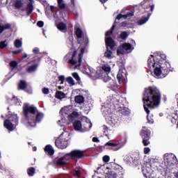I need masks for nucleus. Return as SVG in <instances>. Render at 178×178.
<instances>
[{
	"label": "nucleus",
	"instance_id": "obj_1",
	"mask_svg": "<svg viewBox=\"0 0 178 178\" xmlns=\"http://www.w3.org/2000/svg\"><path fill=\"white\" fill-rule=\"evenodd\" d=\"M161 104V91L156 86H149L145 89L143 95V108L147 113L148 123L152 124L154 119L149 118V109H154L159 106Z\"/></svg>",
	"mask_w": 178,
	"mask_h": 178
},
{
	"label": "nucleus",
	"instance_id": "obj_2",
	"mask_svg": "<svg viewBox=\"0 0 178 178\" xmlns=\"http://www.w3.org/2000/svg\"><path fill=\"white\" fill-rule=\"evenodd\" d=\"M147 66L149 69L154 67V74L155 77H159V76L166 77L169 74V72H170V68L159 65V58H156L154 55H151L148 58Z\"/></svg>",
	"mask_w": 178,
	"mask_h": 178
},
{
	"label": "nucleus",
	"instance_id": "obj_3",
	"mask_svg": "<svg viewBox=\"0 0 178 178\" xmlns=\"http://www.w3.org/2000/svg\"><path fill=\"white\" fill-rule=\"evenodd\" d=\"M22 112L29 126H31V127H35V113H37V108L34 106H30L28 103H25L22 107Z\"/></svg>",
	"mask_w": 178,
	"mask_h": 178
},
{
	"label": "nucleus",
	"instance_id": "obj_4",
	"mask_svg": "<svg viewBox=\"0 0 178 178\" xmlns=\"http://www.w3.org/2000/svg\"><path fill=\"white\" fill-rule=\"evenodd\" d=\"M141 5L145 12H147V17H145L138 21V24H139V26L145 24V23L148 22L152 12H154V9H155V5H154V3L151 0H144L141 2Z\"/></svg>",
	"mask_w": 178,
	"mask_h": 178
},
{
	"label": "nucleus",
	"instance_id": "obj_5",
	"mask_svg": "<svg viewBox=\"0 0 178 178\" xmlns=\"http://www.w3.org/2000/svg\"><path fill=\"white\" fill-rule=\"evenodd\" d=\"M106 51L104 52V57L107 59H112L113 58V49L116 47L115 40L111 37L105 38Z\"/></svg>",
	"mask_w": 178,
	"mask_h": 178
},
{
	"label": "nucleus",
	"instance_id": "obj_6",
	"mask_svg": "<svg viewBox=\"0 0 178 178\" xmlns=\"http://www.w3.org/2000/svg\"><path fill=\"white\" fill-rule=\"evenodd\" d=\"M84 52H86V46L81 48L80 54L78 55L77 60H74V57L77 55V50H74L72 54L71 59L68 60V63L72 65V66L76 65V67H80V66H81V63L83 62V55H84Z\"/></svg>",
	"mask_w": 178,
	"mask_h": 178
},
{
	"label": "nucleus",
	"instance_id": "obj_7",
	"mask_svg": "<svg viewBox=\"0 0 178 178\" xmlns=\"http://www.w3.org/2000/svg\"><path fill=\"white\" fill-rule=\"evenodd\" d=\"M177 160V159L176 158V156L173 154H165L164 161L165 163V168L164 169H165V173H170V172H172V170L173 169L172 166H173L175 163H176Z\"/></svg>",
	"mask_w": 178,
	"mask_h": 178
},
{
	"label": "nucleus",
	"instance_id": "obj_8",
	"mask_svg": "<svg viewBox=\"0 0 178 178\" xmlns=\"http://www.w3.org/2000/svg\"><path fill=\"white\" fill-rule=\"evenodd\" d=\"M140 135L143 139L142 143L144 147H148L151 144L149 138H151V131L149 129H142Z\"/></svg>",
	"mask_w": 178,
	"mask_h": 178
},
{
	"label": "nucleus",
	"instance_id": "obj_9",
	"mask_svg": "<svg viewBox=\"0 0 178 178\" xmlns=\"http://www.w3.org/2000/svg\"><path fill=\"white\" fill-rule=\"evenodd\" d=\"M68 155V158L70 159H83L86 155L84 154V152L80 149H74L72 150L70 153H67Z\"/></svg>",
	"mask_w": 178,
	"mask_h": 178
},
{
	"label": "nucleus",
	"instance_id": "obj_10",
	"mask_svg": "<svg viewBox=\"0 0 178 178\" xmlns=\"http://www.w3.org/2000/svg\"><path fill=\"white\" fill-rule=\"evenodd\" d=\"M68 161H70V159H69L67 154H66L63 156L56 158L54 163L57 166H65V165H67Z\"/></svg>",
	"mask_w": 178,
	"mask_h": 178
},
{
	"label": "nucleus",
	"instance_id": "obj_11",
	"mask_svg": "<svg viewBox=\"0 0 178 178\" xmlns=\"http://www.w3.org/2000/svg\"><path fill=\"white\" fill-rule=\"evenodd\" d=\"M55 145L57 148H60V149H65V148H67V140L65 138L58 137L56 141Z\"/></svg>",
	"mask_w": 178,
	"mask_h": 178
},
{
	"label": "nucleus",
	"instance_id": "obj_12",
	"mask_svg": "<svg viewBox=\"0 0 178 178\" xmlns=\"http://www.w3.org/2000/svg\"><path fill=\"white\" fill-rule=\"evenodd\" d=\"M113 147V151H119L121 148H123L124 147V143H112L111 140L107 142L105 144V147Z\"/></svg>",
	"mask_w": 178,
	"mask_h": 178
},
{
	"label": "nucleus",
	"instance_id": "obj_13",
	"mask_svg": "<svg viewBox=\"0 0 178 178\" xmlns=\"http://www.w3.org/2000/svg\"><path fill=\"white\" fill-rule=\"evenodd\" d=\"M108 81H109L111 84L108 86V88H111V90H115V88H118V85L115 84V82L113 81V80L111 79V78H108V77H104V82L108 83Z\"/></svg>",
	"mask_w": 178,
	"mask_h": 178
},
{
	"label": "nucleus",
	"instance_id": "obj_14",
	"mask_svg": "<svg viewBox=\"0 0 178 178\" xmlns=\"http://www.w3.org/2000/svg\"><path fill=\"white\" fill-rule=\"evenodd\" d=\"M37 69H38V64H33L31 66H29L26 69V73H34L35 72H37Z\"/></svg>",
	"mask_w": 178,
	"mask_h": 178
},
{
	"label": "nucleus",
	"instance_id": "obj_15",
	"mask_svg": "<svg viewBox=\"0 0 178 178\" xmlns=\"http://www.w3.org/2000/svg\"><path fill=\"white\" fill-rule=\"evenodd\" d=\"M4 127L9 131H13V123L9 120H6L4 121Z\"/></svg>",
	"mask_w": 178,
	"mask_h": 178
},
{
	"label": "nucleus",
	"instance_id": "obj_16",
	"mask_svg": "<svg viewBox=\"0 0 178 178\" xmlns=\"http://www.w3.org/2000/svg\"><path fill=\"white\" fill-rule=\"evenodd\" d=\"M57 29L62 31V33H66L67 31V26L63 22H60L57 24Z\"/></svg>",
	"mask_w": 178,
	"mask_h": 178
},
{
	"label": "nucleus",
	"instance_id": "obj_17",
	"mask_svg": "<svg viewBox=\"0 0 178 178\" xmlns=\"http://www.w3.org/2000/svg\"><path fill=\"white\" fill-rule=\"evenodd\" d=\"M44 119V113L38 112L36 115H35V126L36 123H41V120Z\"/></svg>",
	"mask_w": 178,
	"mask_h": 178
},
{
	"label": "nucleus",
	"instance_id": "obj_18",
	"mask_svg": "<svg viewBox=\"0 0 178 178\" xmlns=\"http://www.w3.org/2000/svg\"><path fill=\"white\" fill-rule=\"evenodd\" d=\"M33 10H34L33 3H28L26 8V16H30L31 13H33Z\"/></svg>",
	"mask_w": 178,
	"mask_h": 178
},
{
	"label": "nucleus",
	"instance_id": "obj_19",
	"mask_svg": "<svg viewBox=\"0 0 178 178\" xmlns=\"http://www.w3.org/2000/svg\"><path fill=\"white\" fill-rule=\"evenodd\" d=\"M132 16H134V13L133 12L128 13L127 14H125V15L119 14L117 15L116 19L120 20L122 17H123L124 19H127V17H131Z\"/></svg>",
	"mask_w": 178,
	"mask_h": 178
},
{
	"label": "nucleus",
	"instance_id": "obj_20",
	"mask_svg": "<svg viewBox=\"0 0 178 178\" xmlns=\"http://www.w3.org/2000/svg\"><path fill=\"white\" fill-rule=\"evenodd\" d=\"M119 175V170H110L107 173V176L108 178H116Z\"/></svg>",
	"mask_w": 178,
	"mask_h": 178
},
{
	"label": "nucleus",
	"instance_id": "obj_21",
	"mask_svg": "<svg viewBox=\"0 0 178 178\" xmlns=\"http://www.w3.org/2000/svg\"><path fill=\"white\" fill-rule=\"evenodd\" d=\"M73 127L74 129L76 130V131H80V130L82 129L81 121L76 120L75 122H74Z\"/></svg>",
	"mask_w": 178,
	"mask_h": 178
},
{
	"label": "nucleus",
	"instance_id": "obj_22",
	"mask_svg": "<svg viewBox=\"0 0 178 178\" xmlns=\"http://www.w3.org/2000/svg\"><path fill=\"white\" fill-rule=\"evenodd\" d=\"M10 122L14 123L15 126H17V123H19V118L17 117V114H12L9 117Z\"/></svg>",
	"mask_w": 178,
	"mask_h": 178
},
{
	"label": "nucleus",
	"instance_id": "obj_23",
	"mask_svg": "<svg viewBox=\"0 0 178 178\" xmlns=\"http://www.w3.org/2000/svg\"><path fill=\"white\" fill-rule=\"evenodd\" d=\"M12 28V25L10 24H4L3 25L0 24V34H2L5 30H10Z\"/></svg>",
	"mask_w": 178,
	"mask_h": 178
},
{
	"label": "nucleus",
	"instance_id": "obj_24",
	"mask_svg": "<svg viewBox=\"0 0 178 178\" xmlns=\"http://www.w3.org/2000/svg\"><path fill=\"white\" fill-rule=\"evenodd\" d=\"M44 151L48 153L49 155H54V154H55V150L52 148L51 145H47L44 147Z\"/></svg>",
	"mask_w": 178,
	"mask_h": 178
},
{
	"label": "nucleus",
	"instance_id": "obj_25",
	"mask_svg": "<svg viewBox=\"0 0 178 178\" xmlns=\"http://www.w3.org/2000/svg\"><path fill=\"white\" fill-rule=\"evenodd\" d=\"M27 88V82L24 80H21L18 84V90H24Z\"/></svg>",
	"mask_w": 178,
	"mask_h": 178
},
{
	"label": "nucleus",
	"instance_id": "obj_26",
	"mask_svg": "<svg viewBox=\"0 0 178 178\" xmlns=\"http://www.w3.org/2000/svg\"><path fill=\"white\" fill-rule=\"evenodd\" d=\"M124 76H126V71L119 70L118 74H117V80L118 83H120L122 79H124Z\"/></svg>",
	"mask_w": 178,
	"mask_h": 178
},
{
	"label": "nucleus",
	"instance_id": "obj_27",
	"mask_svg": "<svg viewBox=\"0 0 178 178\" xmlns=\"http://www.w3.org/2000/svg\"><path fill=\"white\" fill-rule=\"evenodd\" d=\"M55 97L57 98V99H63V98H66V95L62 91L57 90Z\"/></svg>",
	"mask_w": 178,
	"mask_h": 178
},
{
	"label": "nucleus",
	"instance_id": "obj_28",
	"mask_svg": "<svg viewBox=\"0 0 178 178\" xmlns=\"http://www.w3.org/2000/svg\"><path fill=\"white\" fill-rule=\"evenodd\" d=\"M74 101L76 104H83L85 99L83 95H77L74 97Z\"/></svg>",
	"mask_w": 178,
	"mask_h": 178
},
{
	"label": "nucleus",
	"instance_id": "obj_29",
	"mask_svg": "<svg viewBox=\"0 0 178 178\" xmlns=\"http://www.w3.org/2000/svg\"><path fill=\"white\" fill-rule=\"evenodd\" d=\"M116 22L113 24L112 27L110 30L107 31L105 33L106 37H109L113 34V31L115 30V28L116 27Z\"/></svg>",
	"mask_w": 178,
	"mask_h": 178
},
{
	"label": "nucleus",
	"instance_id": "obj_30",
	"mask_svg": "<svg viewBox=\"0 0 178 178\" xmlns=\"http://www.w3.org/2000/svg\"><path fill=\"white\" fill-rule=\"evenodd\" d=\"M23 5H24V3L22 0H17L14 3L15 9H20L21 8H23Z\"/></svg>",
	"mask_w": 178,
	"mask_h": 178
},
{
	"label": "nucleus",
	"instance_id": "obj_31",
	"mask_svg": "<svg viewBox=\"0 0 178 178\" xmlns=\"http://www.w3.org/2000/svg\"><path fill=\"white\" fill-rule=\"evenodd\" d=\"M126 62L124 60H122L118 63L119 66V70H121V72H126V67H125Z\"/></svg>",
	"mask_w": 178,
	"mask_h": 178
},
{
	"label": "nucleus",
	"instance_id": "obj_32",
	"mask_svg": "<svg viewBox=\"0 0 178 178\" xmlns=\"http://www.w3.org/2000/svg\"><path fill=\"white\" fill-rule=\"evenodd\" d=\"M18 65H19V63H17V61L16 60L10 61L9 63L10 70H15V69L17 67Z\"/></svg>",
	"mask_w": 178,
	"mask_h": 178
},
{
	"label": "nucleus",
	"instance_id": "obj_33",
	"mask_svg": "<svg viewBox=\"0 0 178 178\" xmlns=\"http://www.w3.org/2000/svg\"><path fill=\"white\" fill-rule=\"evenodd\" d=\"M35 173V168L33 167H31L29 168H28L27 170V174L29 176H30L31 177H33V176H34V174Z\"/></svg>",
	"mask_w": 178,
	"mask_h": 178
},
{
	"label": "nucleus",
	"instance_id": "obj_34",
	"mask_svg": "<svg viewBox=\"0 0 178 178\" xmlns=\"http://www.w3.org/2000/svg\"><path fill=\"white\" fill-rule=\"evenodd\" d=\"M57 2L59 9H66V5L65 4V3H63V0H57Z\"/></svg>",
	"mask_w": 178,
	"mask_h": 178
},
{
	"label": "nucleus",
	"instance_id": "obj_35",
	"mask_svg": "<svg viewBox=\"0 0 178 178\" xmlns=\"http://www.w3.org/2000/svg\"><path fill=\"white\" fill-rule=\"evenodd\" d=\"M122 48L124 51H130V49H131V44L124 43L122 44Z\"/></svg>",
	"mask_w": 178,
	"mask_h": 178
},
{
	"label": "nucleus",
	"instance_id": "obj_36",
	"mask_svg": "<svg viewBox=\"0 0 178 178\" xmlns=\"http://www.w3.org/2000/svg\"><path fill=\"white\" fill-rule=\"evenodd\" d=\"M75 34H76L77 38H82V37H83V31H81V29H80V28H78L76 30Z\"/></svg>",
	"mask_w": 178,
	"mask_h": 178
},
{
	"label": "nucleus",
	"instance_id": "obj_37",
	"mask_svg": "<svg viewBox=\"0 0 178 178\" xmlns=\"http://www.w3.org/2000/svg\"><path fill=\"white\" fill-rule=\"evenodd\" d=\"M121 40H127V37H129V34L127 31H122L120 35Z\"/></svg>",
	"mask_w": 178,
	"mask_h": 178
},
{
	"label": "nucleus",
	"instance_id": "obj_38",
	"mask_svg": "<svg viewBox=\"0 0 178 178\" xmlns=\"http://www.w3.org/2000/svg\"><path fill=\"white\" fill-rule=\"evenodd\" d=\"M79 116V113L77 111H73L71 114L68 115V119H74Z\"/></svg>",
	"mask_w": 178,
	"mask_h": 178
},
{
	"label": "nucleus",
	"instance_id": "obj_39",
	"mask_svg": "<svg viewBox=\"0 0 178 178\" xmlns=\"http://www.w3.org/2000/svg\"><path fill=\"white\" fill-rule=\"evenodd\" d=\"M15 48H20L22 47V40L17 39L14 42Z\"/></svg>",
	"mask_w": 178,
	"mask_h": 178
},
{
	"label": "nucleus",
	"instance_id": "obj_40",
	"mask_svg": "<svg viewBox=\"0 0 178 178\" xmlns=\"http://www.w3.org/2000/svg\"><path fill=\"white\" fill-rule=\"evenodd\" d=\"M66 81H67L71 86H74L76 84V83H74V80L72 76L67 77Z\"/></svg>",
	"mask_w": 178,
	"mask_h": 178
},
{
	"label": "nucleus",
	"instance_id": "obj_41",
	"mask_svg": "<svg viewBox=\"0 0 178 178\" xmlns=\"http://www.w3.org/2000/svg\"><path fill=\"white\" fill-rule=\"evenodd\" d=\"M117 55H124V49H123V46L117 49Z\"/></svg>",
	"mask_w": 178,
	"mask_h": 178
},
{
	"label": "nucleus",
	"instance_id": "obj_42",
	"mask_svg": "<svg viewBox=\"0 0 178 178\" xmlns=\"http://www.w3.org/2000/svg\"><path fill=\"white\" fill-rule=\"evenodd\" d=\"M154 55H155L154 56V58H156V55H157L159 58H161L162 59H163V60H166V56H165L164 54L159 55V53L156 52L154 53Z\"/></svg>",
	"mask_w": 178,
	"mask_h": 178
},
{
	"label": "nucleus",
	"instance_id": "obj_43",
	"mask_svg": "<svg viewBox=\"0 0 178 178\" xmlns=\"http://www.w3.org/2000/svg\"><path fill=\"white\" fill-rule=\"evenodd\" d=\"M102 70H104V72H108L109 73V72H111V67L109 66H106V65H103L102 67Z\"/></svg>",
	"mask_w": 178,
	"mask_h": 178
},
{
	"label": "nucleus",
	"instance_id": "obj_44",
	"mask_svg": "<svg viewBox=\"0 0 178 178\" xmlns=\"http://www.w3.org/2000/svg\"><path fill=\"white\" fill-rule=\"evenodd\" d=\"M72 77L76 80V81H80V76H79V74L77 72L72 73Z\"/></svg>",
	"mask_w": 178,
	"mask_h": 178
},
{
	"label": "nucleus",
	"instance_id": "obj_45",
	"mask_svg": "<svg viewBox=\"0 0 178 178\" xmlns=\"http://www.w3.org/2000/svg\"><path fill=\"white\" fill-rule=\"evenodd\" d=\"M6 41H2L0 42V49H3V48H6Z\"/></svg>",
	"mask_w": 178,
	"mask_h": 178
},
{
	"label": "nucleus",
	"instance_id": "obj_46",
	"mask_svg": "<svg viewBox=\"0 0 178 178\" xmlns=\"http://www.w3.org/2000/svg\"><path fill=\"white\" fill-rule=\"evenodd\" d=\"M42 91L43 94H44L45 95H47V94H49V89L48 88H43L42 89Z\"/></svg>",
	"mask_w": 178,
	"mask_h": 178
},
{
	"label": "nucleus",
	"instance_id": "obj_47",
	"mask_svg": "<svg viewBox=\"0 0 178 178\" xmlns=\"http://www.w3.org/2000/svg\"><path fill=\"white\" fill-rule=\"evenodd\" d=\"M127 26H129V24L126 21L120 23V27H122L123 29H124V27H129Z\"/></svg>",
	"mask_w": 178,
	"mask_h": 178
},
{
	"label": "nucleus",
	"instance_id": "obj_48",
	"mask_svg": "<svg viewBox=\"0 0 178 178\" xmlns=\"http://www.w3.org/2000/svg\"><path fill=\"white\" fill-rule=\"evenodd\" d=\"M111 160V158L109 157V156L106 155L104 156H103V161L104 162H109V161Z\"/></svg>",
	"mask_w": 178,
	"mask_h": 178
},
{
	"label": "nucleus",
	"instance_id": "obj_49",
	"mask_svg": "<svg viewBox=\"0 0 178 178\" xmlns=\"http://www.w3.org/2000/svg\"><path fill=\"white\" fill-rule=\"evenodd\" d=\"M58 81H60V84H63V81H65V76L63 75L59 76Z\"/></svg>",
	"mask_w": 178,
	"mask_h": 178
},
{
	"label": "nucleus",
	"instance_id": "obj_50",
	"mask_svg": "<svg viewBox=\"0 0 178 178\" xmlns=\"http://www.w3.org/2000/svg\"><path fill=\"white\" fill-rule=\"evenodd\" d=\"M22 51H23V49H20L18 50L13 51L12 54H13V55H18V54H20Z\"/></svg>",
	"mask_w": 178,
	"mask_h": 178
},
{
	"label": "nucleus",
	"instance_id": "obj_51",
	"mask_svg": "<svg viewBox=\"0 0 178 178\" xmlns=\"http://www.w3.org/2000/svg\"><path fill=\"white\" fill-rule=\"evenodd\" d=\"M121 113L122 115H129L130 113V112L124 108L121 110Z\"/></svg>",
	"mask_w": 178,
	"mask_h": 178
},
{
	"label": "nucleus",
	"instance_id": "obj_52",
	"mask_svg": "<svg viewBox=\"0 0 178 178\" xmlns=\"http://www.w3.org/2000/svg\"><path fill=\"white\" fill-rule=\"evenodd\" d=\"M149 152H151V149L149 147L144 148V154L147 155V154H149Z\"/></svg>",
	"mask_w": 178,
	"mask_h": 178
},
{
	"label": "nucleus",
	"instance_id": "obj_53",
	"mask_svg": "<svg viewBox=\"0 0 178 178\" xmlns=\"http://www.w3.org/2000/svg\"><path fill=\"white\" fill-rule=\"evenodd\" d=\"M37 26H38V27H44V22H42V21H38V22H37Z\"/></svg>",
	"mask_w": 178,
	"mask_h": 178
},
{
	"label": "nucleus",
	"instance_id": "obj_54",
	"mask_svg": "<svg viewBox=\"0 0 178 178\" xmlns=\"http://www.w3.org/2000/svg\"><path fill=\"white\" fill-rule=\"evenodd\" d=\"M74 176H76V177H80L81 176V173L79 170H75Z\"/></svg>",
	"mask_w": 178,
	"mask_h": 178
},
{
	"label": "nucleus",
	"instance_id": "obj_55",
	"mask_svg": "<svg viewBox=\"0 0 178 178\" xmlns=\"http://www.w3.org/2000/svg\"><path fill=\"white\" fill-rule=\"evenodd\" d=\"M33 54H39L40 53V49L38 47H35L33 50Z\"/></svg>",
	"mask_w": 178,
	"mask_h": 178
},
{
	"label": "nucleus",
	"instance_id": "obj_56",
	"mask_svg": "<svg viewBox=\"0 0 178 178\" xmlns=\"http://www.w3.org/2000/svg\"><path fill=\"white\" fill-rule=\"evenodd\" d=\"M92 141H93V143H99V139H98V138H97V137H93Z\"/></svg>",
	"mask_w": 178,
	"mask_h": 178
},
{
	"label": "nucleus",
	"instance_id": "obj_57",
	"mask_svg": "<svg viewBox=\"0 0 178 178\" xmlns=\"http://www.w3.org/2000/svg\"><path fill=\"white\" fill-rule=\"evenodd\" d=\"M102 129L104 130V133H106V131H108V127H106V125H103Z\"/></svg>",
	"mask_w": 178,
	"mask_h": 178
},
{
	"label": "nucleus",
	"instance_id": "obj_58",
	"mask_svg": "<svg viewBox=\"0 0 178 178\" xmlns=\"http://www.w3.org/2000/svg\"><path fill=\"white\" fill-rule=\"evenodd\" d=\"M54 9H55V7L54 6H50V10L51 13H54Z\"/></svg>",
	"mask_w": 178,
	"mask_h": 178
},
{
	"label": "nucleus",
	"instance_id": "obj_59",
	"mask_svg": "<svg viewBox=\"0 0 178 178\" xmlns=\"http://www.w3.org/2000/svg\"><path fill=\"white\" fill-rule=\"evenodd\" d=\"M23 59H26L27 58V54L24 53L22 56Z\"/></svg>",
	"mask_w": 178,
	"mask_h": 178
},
{
	"label": "nucleus",
	"instance_id": "obj_60",
	"mask_svg": "<svg viewBox=\"0 0 178 178\" xmlns=\"http://www.w3.org/2000/svg\"><path fill=\"white\" fill-rule=\"evenodd\" d=\"M100 2H102V3H105L108 2V0H100Z\"/></svg>",
	"mask_w": 178,
	"mask_h": 178
},
{
	"label": "nucleus",
	"instance_id": "obj_61",
	"mask_svg": "<svg viewBox=\"0 0 178 178\" xmlns=\"http://www.w3.org/2000/svg\"><path fill=\"white\" fill-rule=\"evenodd\" d=\"M175 178H178V171H177V173L175 175Z\"/></svg>",
	"mask_w": 178,
	"mask_h": 178
},
{
	"label": "nucleus",
	"instance_id": "obj_62",
	"mask_svg": "<svg viewBox=\"0 0 178 178\" xmlns=\"http://www.w3.org/2000/svg\"><path fill=\"white\" fill-rule=\"evenodd\" d=\"M37 60H38V62H41V57H38Z\"/></svg>",
	"mask_w": 178,
	"mask_h": 178
},
{
	"label": "nucleus",
	"instance_id": "obj_63",
	"mask_svg": "<svg viewBox=\"0 0 178 178\" xmlns=\"http://www.w3.org/2000/svg\"><path fill=\"white\" fill-rule=\"evenodd\" d=\"M71 3H72V5H74V0H71Z\"/></svg>",
	"mask_w": 178,
	"mask_h": 178
},
{
	"label": "nucleus",
	"instance_id": "obj_64",
	"mask_svg": "<svg viewBox=\"0 0 178 178\" xmlns=\"http://www.w3.org/2000/svg\"><path fill=\"white\" fill-rule=\"evenodd\" d=\"M29 3H33V0H29Z\"/></svg>",
	"mask_w": 178,
	"mask_h": 178
}]
</instances>
